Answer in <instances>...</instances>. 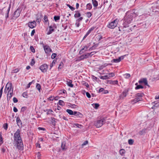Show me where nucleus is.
<instances>
[{"mask_svg": "<svg viewBox=\"0 0 159 159\" xmlns=\"http://www.w3.org/2000/svg\"><path fill=\"white\" fill-rule=\"evenodd\" d=\"M13 143L14 146L18 149L21 150L23 149V144L20 136V130L19 129H18L14 134Z\"/></svg>", "mask_w": 159, "mask_h": 159, "instance_id": "1", "label": "nucleus"}, {"mask_svg": "<svg viewBox=\"0 0 159 159\" xmlns=\"http://www.w3.org/2000/svg\"><path fill=\"white\" fill-rule=\"evenodd\" d=\"M134 14L130 13L129 11L126 12L124 19V25L125 27L128 26V25L130 24L133 20V17Z\"/></svg>", "mask_w": 159, "mask_h": 159, "instance_id": "2", "label": "nucleus"}, {"mask_svg": "<svg viewBox=\"0 0 159 159\" xmlns=\"http://www.w3.org/2000/svg\"><path fill=\"white\" fill-rule=\"evenodd\" d=\"M13 89L12 88V84L11 83H8L6 86L4 92L7 93V98L10 99L13 95Z\"/></svg>", "mask_w": 159, "mask_h": 159, "instance_id": "3", "label": "nucleus"}, {"mask_svg": "<svg viewBox=\"0 0 159 159\" xmlns=\"http://www.w3.org/2000/svg\"><path fill=\"white\" fill-rule=\"evenodd\" d=\"M145 86H149L147 79L146 78H143L140 80V89H143Z\"/></svg>", "mask_w": 159, "mask_h": 159, "instance_id": "4", "label": "nucleus"}, {"mask_svg": "<svg viewBox=\"0 0 159 159\" xmlns=\"http://www.w3.org/2000/svg\"><path fill=\"white\" fill-rule=\"evenodd\" d=\"M119 20L116 19L115 20L110 23L107 25L108 27L110 29H113L116 27L118 23Z\"/></svg>", "mask_w": 159, "mask_h": 159, "instance_id": "5", "label": "nucleus"}, {"mask_svg": "<svg viewBox=\"0 0 159 159\" xmlns=\"http://www.w3.org/2000/svg\"><path fill=\"white\" fill-rule=\"evenodd\" d=\"M105 121V118H102L95 121L94 123V125L97 127H100L102 125Z\"/></svg>", "mask_w": 159, "mask_h": 159, "instance_id": "6", "label": "nucleus"}, {"mask_svg": "<svg viewBox=\"0 0 159 159\" xmlns=\"http://www.w3.org/2000/svg\"><path fill=\"white\" fill-rule=\"evenodd\" d=\"M39 69L42 72L45 73L48 69V66L46 64H44L40 66Z\"/></svg>", "mask_w": 159, "mask_h": 159, "instance_id": "7", "label": "nucleus"}, {"mask_svg": "<svg viewBox=\"0 0 159 159\" xmlns=\"http://www.w3.org/2000/svg\"><path fill=\"white\" fill-rule=\"evenodd\" d=\"M21 10L20 8H17L14 13L13 17L15 18L18 17L20 13Z\"/></svg>", "mask_w": 159, "mask_h": 159, "instance_id": "8", "label": "nucleus"}, {"mask_svg": "<svg viewBox=\"0 0 159 159\" xmlns=\"http://www.w3.org/2000/svg\"><path fill=\"white\" fill-rule=\"evenodd\" d=\"M28 26L30 28L33 29L36 26V23L34 21L29 22L28 23Z\"/></svg>", "mask_w": 159, "mask_h": 159, "instance_id": "9", "label": "nucleus"}, {"mask_svg": "<svg viewBox=\"0 0 159 159\" xmlns=\"http://www.w3.org/2000/svg\"><path fill=\"white\" fill-rule=\"evenodd\" d=\"M46 53L48 54L52 52L50 47L48 45H45L43 47Z\"/></svg>", "mask_w": 159, "mask_h": 159, "instance_id": "10", "label": "nucleus"}, {"mask_svg": "<svg viewBox=\"0 0 159 159\" xmlns=\"http://www.w3.org/2000/svg\"><path fill=\"white\" fill-rule=\"evenodd\" d=\"M158 101H155L152 103V104H153V106L152 107V109H155L159 107V102H158Z\"/></svg>", "mask_w": 159, "mask_h": 159, "instance_id": "11", "label": "nucleus"}, {"mask_svg": "<svg viewBox=\"0 0 159 159\" xmlns=\"http://www.w3.org/2000/svg\"><path fill=\"white\" fill-rule=\"evenodd\" d=\"M123 56H121L119 57L117 59H112L111 61V62L114 63H118L120 62L121 60L123 59Z\"/></svg>", "mask_w": 159, "mask_h": 159, "instance_id": "12", "label": "nucleus"}, {"mask_svg": "<svg viewBox=\"0 0 159 159\" xmlns=\"http://www.w3.org/2000/svg\"><path fill=\"white\" fill-rule=\"evenodd\" d=\"M127 92L126 91L123 92L122 94H121L119 96V98L120 99H123L127 95Z\"/></svg>", "mask_w": 159, "mask_h": 159, "instance_id": "13", "label": "nucleus"}, {"mask_svg": "<svg viewBox=\"0 0 159 159\" xmlns=\"http://www.w3.org/2000/svg\"><path fill=\"white\" fill-rule=\"evenodd\" d=\"M11 7V5H9V6L8 7H5L3 8L2 10L3 11H6V14H7V17H8V14L9 13L10 9Z\"/></svg>", "mask_w": 159, "mask_h": 159, "instance_id": "14", "label": "nucleus"}, {"mask_svg": "<svg viewBox=\"0 0 159 159\" xmlns=\"http://www.w3.org/2000/svg\"><path fill=\"white\" fill-rule=\"evenodd\" d=\"M94 29V27H92L87 32L85 35L84 36V37H83V39H84L87 37V36L89 34L90 32L93 30Z\"/></svg>", "mask_w": 159, "mask_h": 159, "instance_id": "15", "label": "nucleus"}, {"mask_svg": "<svg viewBox=\"0 0 159 159\" xmlns=\"http://www.w3.org/2000/svg\"><path fill=\"white\" fill-rule=\"evenodd\" d=\"M16 121L17 125L19 126H22L21 121L19 117H17Z\"/></svg>", "mask_w": 159, "mask_h": 159, "instance_id": "16", "label": "nucleus"}, {"mask_svg": "<svg viewBox=\"0 0 159 159\" xmlns=\"http://www.w3.org/2000/svg\"><path fill=\"white\" fill-rule=\"evenodd\" d=\"M119 153L121 155L124 156L125 153V149H122L119 150Z\"/></svg>", "mask_w": 159, "mask_h": 159, "instance_id": "17", "label": "nucleus"}, {"mask_svg": "<svg viewBox=\"0 0 159 159\" xmlns=\"http://www.w3.org/2000/svg\"><path fill=\"white\" fill-rule=\"evenodd\" d=\"M72 81L71 80H69V81H67V84L68 86L72 87L73 86V85L72 84Z\"/></svg>", "mask_w": 159, "mask_h": 159, "instance_id": "18", "label": "nucleus"}, {"mask_svg": "<svg viewBox=\"0 0 159 159\" xmlns=\"http://www.w3.org/2000/svg\"><path fill=\"white\" fill-rule=\"evenodd\" d=\"M88 49V47L86 46H85L84 48L81 49L80 52V53L81 54L82 53L84 52L85 51H87Z\"/></svg>", "mask_w": 159, "mask_h": 159, "instance_id": "19", "label": "nucleus"}, {"mask_svg": "<svg viewBox=\"0 0 159 159\" xmlns=\"http://www.w3.org/2000/svg\"><path fill=\"white\" fill-rule=\"evenodd\" d=\"M61 148L62 150H65L66 149V146L65 143L63 142L61 143Z\"/></svg>", "mask_w": 159, "mask_h": 159, "instance_id": "20", "label": "nucleus"}, {"mask_svg": "<svg viewBox=\"0 0 159 159\" xmlns=\"http://www.w3.org/2000/svg\"><path fill=\"white\" fill-rule=\"evenodd\" d=\"M52 26H49V30L47 34H50L52 33V32L54 31V29L52 28Z\"/></svg>", "mask_w": 159, "mask_h": 159, "instance_id": "21", "label": "nucleus"}, {"mask_svg": "<svg viewBox=\"0 0 159 159\" xmlns=\"http://www.w3.org/2000/svg\"><path fill=\"white\" fill-rule=\"evenodd\" d=\"M92 3L93 6L95 7H96L98 5L97 2L96 0H92Z\"/></svg>", "mask_w": 159, "mask_h": 159, "instance_id": "22", "label": "nucleus"}, {"mask_svg": "<svg viewBox=\"0 0 159 159\" xmlns=\"http://www.w3.org/2000/svg\"><path fill=\"white\" fill-rule=\"evenodd\" d=\"M92 105L95 109H97L99 106V104L98 103H93Z\"/></svg>", "mask_w": 159, "mask_h": 159, "instance_id": "23", "label": "nucleus"}, {"mask_svg": "<svg viewBox=\"0 0 159 159\" xmlns=\"http://www.w3.org/2000/svg\"><path fill=\"white\" fill-rule=\"evenodd\" d=\"M23 97L25 98H27L28 97V93L27 92H25L23 93L22 94Z\"/></svg>", "mask_w": 159, "mask_h": 159, "instance_id": "24", "label": "nucleus"}, {"mask_svg": "<svg viewBox=\"0 0 159 159\" xmlns=\"http://www.w3.org/2000/svg\"><path fill=\"white\" fill-rule=\"evenodd\" d=\"M81 115V113L79 112L74 111L73 112V114L72 115L77 116Z\"/></svg>", "mask_w": 159, "mask_h": 159, "instance_id": "25", "label": "nucleus"}, {"mask_svg": "<svg viewBox=\"0 0 159 159\" xmlns=\"http://www.w3.org/2000/svg\"><path fill=\"white\" fill-rule=\"evenodd\" d=\"M107 75H108V78L109 79V78L114 77L115 76V74L113 73H111L108 74Z\"/></svg>", "mask_w": 159, "mask_h": 159, "instance_id": "26", "label": "nucleus"}, {"mask_svg": "<svg viewBox=\"0 0 159 159\" xmlns=\"http://www.w3.org/2000/svg\"><path fill=\"white\" fill-rule=\"evenodd\" d=\"M100 78L101 79L103 80L108 79V75H105L104 76H101L100 77Z\"/></svg>", "mask_w": 159, "mask_h": 159, "instance_id": "27", "label": "nucleus"}, {"mask_svg": "<svg viewBox=\"0 0 159 159\" xmlns=\"http://www.w3.org/2000/svg\"><path fill=\"white\" fill-rule=\"evenodd\" d=\"M66 111L70 115H72L73 114V111L71 110L67 109Z\"/></svg>", "mask_w": 159, "mask_h": 159, "instance_id": "28", "label": "nucleus"}, {"mask_svg": "<svg viewBox=\"0 0 159 159\" xmlns=\"http://www.w3.org/2000/svg\"><path fill=\"white\" fill-rule=\"evenodd\" d=\"M87 9H89V10H90L91 9L92 7V6L91 4L90 3H88L86 5Z\"/></svg>", "mask_w": 159, "mask_h": 159, "instance_id": "29", "label": "nucleus"}, {"mask_svg": "<svg viewBox=\"0 0 159 159\" xmlns=\"http://www.w3.org/2000/svg\"><path fill=\"white\" fill-rule=\"evenodd\" d=\"M3 143V139L2 137V133H0V145H1Z\"/></svg>", "mask_w": 159, "mask_h": 159, "instance_id": "30", "label": "nucleus"}, {"mask_svg": "<svg viewBox=\"0 0 159 159\" xmlns=\"http://www.w3.org/2000/svg\"><path fill=\"white\" fill-rule=\"evenodd\" d=\"M88 143V141L86 140L85 141L83 144L81 145L82 148H83L84 146L86 145Z\"/></svg>", "mask_w": 159, "mask_h": 159, "instance_id": "31", "label": "nucleus"}, {"mask_svg": "<svg viewBox=\"0 0 159 159\" xmlns=\"http://www.w3.org/2000/svg\"><path fill=\"white\" fill-rule=\"evenodd\" d=\"M80 16V14L78 12L76 13L74 15V16L76 18L79 17Z\"/></svg>", "mask_w": 159, "mask_h": 159, "instance_id": "32", "label": "nucleus"}, {"mask_svg": "<svg viewBox=\"0 0 159 159\" xmlns=\"http://www.w3.org/2000/svg\"><path fill=\"white\" fill-rule=\"evenodd\" d=\"M54 20L56 21L57 20H59L60 18V16H55L54 17Z\"/></svg>", "mask_w": 159, "mask_h": 159, "instance_id": "33", "label": "nucleus"}, {"mask_svg": "<svg viewBox=\"0 0 159 159\" xmlns=\"http://www.w3.org/2000/svg\"><path fill=\"white\" fill-rule=\"evenodd\" d=\"M134 143V141L133 140L131 139H129L128 140V143L129 145L133 144Z\"/></svg>", "mask_w": 159, "mask_h": 159, "instance_id": "34", "label": "nucleus"}, {"mask_svg": "<svg viewBox=\"0 0 159 159\" xmlns=\"http://www.w3.org/2000/svg\"><path fill=\"white\" fill-rule=\"evenodd\" d=\"M63 63L62 62H61L59 65L58 69H61L63 66Z\"/></svg>", "mask_w": 159, "mask_h": 159, "instance_id": "35", "label": "nucleus"}, {"mask_svg": "<svg viewBox=\"0 0 159 159\" xmlns=\"http://www.w3.org/2000/svg\"><path fill=\"white\" fill-rule=\"evenodd\" d=\"M125 77V78H129L130 76V74H126L124 75Z\"/></svg>", "mask_w": 159, "mask_h": 159, "instance_id": "36", "label": "nucleus"}, {"mask_svg": "<svg viewBox=\"0 0 159 159\" xmlns=\"http://www.w3.org/2000/svg\"><path fill=\"white\" fill-rule=\"evenodd\" d=\"M58 104L60 105H64V102L61 100H59L58 102Z\"/></svg>", "mask_w": 159, "mask_h": 159, "instance_id": "37", "label": "nucleus"}, {"mask_svg": "<svg viewBox=\"0 0 159 159\" xmlns=\"http://www.w3.org/2000/svg\"><path fill=\"white\" fill-rule=\"evenodd\" d=\"M86 15L87 16L88 18L92 16L91 13L90 12H87L86 14Z\"/></svg>", "mask_w": 159, "mask_h": 159, "instance_id": "38", "label": "nucleus"}, {"mask_svg": "<svg viewBox=\"0 0 159 159\" xmlns=\"http://www.w3.org/2000/svg\"><path fill=\"white\" fill-rule=\"evenodd\" d=\"M3 127L5 129L7 130L8 127V125L7 123H5L3 125Z\"/></svg>", "mask_w": 159, "mask_h": 159, "instance_id": "39", "label": "nucleus"}, {"mask_svg": "<svg viewBox=\"0 0 159 159\" xmlns=\"http://www.w3.org/2000/svg\"><path fill=\"white\" fill-rule=\"evenodd\" d=\"M30 49L31 50V51L33 52H35V50L33 47L32 46H31L30 48Z\"/></svg>", "mask_w": 159, "mask_h": 159, "instance_id": "40", "label": "nucleus"}, {"mask_svg": "<svg viewBox=\"0 0 159 159\" xmlns=\"http://www.w3.org/2000/svg\"><path fill=\"white\" fill-rule=\"evenodd\" d=\"M75 125L77 127L79 128H81L82 126L78 124H75Z\"/></svg>", "mask_w": 159, "mask_h": 159, "instance_id": "41", "label": "nucleus"}, {"mask_svg": "<svg viewBox=\"0 0 159 159\" xmlns=\"http://www.w3.org/2000/svg\"><path fill=\"white\" fill-rule=\"evenodd\" d=\"M19 71V70L18 69H16L15 70H12V73H17Z\"/></svg>", "mask_w": 159, "mask_h": 159, "instance_id": "42", "label": "nucleus"}, {"mask_svg": "<svg viewBox=\"0 0 159 159\" xmlns=\"http://www.w3.org/2000/svg\"><path fill=\"white\" fill-rule=\"evenodd\" d=\"M67 6L68 7H69V8H70V9L71 10L73 11V10H75V8L73 7L72 6H70V5H69V4H67Z\"/></svg>", "mask_w": 159, "mask_h": 159, "instance_id": "43", "label": "nucleus"}, {"mask_svg": "<svg viewBox=\"0 0 159 159\" xmlns=\"http://www.w3.org/2000/svg\"><path fill=\"white\" fill-rule=\"evenodd\" d=\"M47 114L48 115L52 114V112H53L51 110H47Z\"/></svg>", "mask_w": 159, "mask_h": 159, "instance_id": "44", "label": "nucleus"}, {"mask_svg": "<svg viewBox=\"0 0 159 159\" xmlns=\"http://www.w3.org/2000/svg\"><path fill=\"white\" fill-rule=\"evenodd\" d=\"M44 20L45 21V22H47L48 21V17L46 16H45L44 18Z\"/></svg>", "mask_w": 159, "mask_h": 159, "instance_id": "45", "label": "nucleus"}, {"mask_svg": "<svg viewBox=\"0 0 159 159\" xmlns=\"http://www.w3.org/2000/svg\"><path fill=\"white\" fill-rule=\"evenodd\" d=\"M92 53V52H91L90 53H87L86 54H85V56L86 57L85 58H88Z\"/></svg>", "mask_w": 159, "mask_h": 159, "instance_id": "46", "label": "nucleus"}, {"mask_svg": "<svg viewBox=\"0 0 159 159\" xmlns=\"http://www.w3.org/2000/svg\"><path fill=\"white\" fill-rule=\"evenodd\" d=\"M36 87L38 90H40L41 87L40 85L39 84H38L36 86Z\"/></svg>", "mask_w": 159, "mask_h": 159, "instance_id": "47", "label": "nucleus"}, {"mask_svg": "<svg viewBox=\"0 0 159 159\" xmlns=\"http://www.w3.org/2000/svg\"><path fill=\"white\" fill-rule=\"evenodd\" d=\"M57 54L56 53H53L51 56V58L52 59H54L56 56Z\"/></svg>", "mask_w": 159, "mask_h": 159, "instance_id": "48", "label": "nucleus"}, {"mask_svg": "<svg viewBox=\"0 0 159 159\" xmlns=\"http://www.w3.org/2000/svg\"><path fill=\"white\" fill-rule=\"evenodd\" d=\"M35 63V61L33 59H32L30 63V65L31 66H33L34 65Z\"/></svg>", "mask_w": 159, "mask_h": 159, "instance_id": "49", "label": "nucleus"}, {"mask_svg": "<svg viewBox=\"0 0 159 159\" xmlns=\"http://www.w3.org/2000/svg\"><path fill=\"white\" fill-rule=\"evenodd\" d=\"M36 146L37 148H41L40 144L39 143H37L36 144Z\"/></svg>", "mask_w": 159, "mask_h": 159, "instance_id": "50", "label": "nucleus"}, {"mask_svg": "<svg viewBox=\"0 0 159 159\" xmlns=\"http://www.w3.org/2000/svg\"><path fill=\"white\" fill-rule=\"evenodd\" d=\"M86 95L87 96L88 98H91V95L88 92H86Z\"/></svg>", "mask_w": 159, "mask_h": 159, "instance_id": "51", "label": "nucleus"}, {"mask_svg": "<svg viewBox=\"0 0 159 159\" xmlns=\"http://www.w3.org/2000/svg\"><path fill=\"white\" fill-rule=\"evenodd\" d=\"M135 85H137V86L135 88V89H139V85H138V83H136Z\"/></svg>", "mask_w": 159, "mask_h": 159, "instance_id": "52", "label": "nucleus"}, {"mask_svg": "<svg viewBox=\"0 0 159 159\" xmlns=\"http://www.w3.org/2000/svg\"><path fill=\"white\" fill-rule=\"evenodd\" d=\"M13 101L14 103H16L18 102V100L16 98H13Z\"/></svg>", "mask_w": 159, "mask_h": 159, "instance_id": "53", "label": "nucleus"}, {"mask_svg": "<svg viewBox=\"0 0 159 159\" xmlns=\"http://www.w3.org/2000/svg\"><path fill=\"white\" fill-rule=\"evenodd\" d=\"M3 87H2L0 90V98H1L2 93V89Z\"/></svg>", "mask_w": 159, "mask_h": 159, "instance_id": "54", "label": "nucleus"}, {"mask_svg": "<svg viewBox=\"0 0 159 159\" xmlns=\"http://www.w3.org/2000/svg\"><path fill=\"white\" fill-rule=\"evenodd\" d=\"M54 98H53V97H52V96L49 97L48 98V100L49 101H52L53 100Z\"/></svg>", "mask_w": 159, "mask_h": 159, "instance_id": "55", "label": "nucleus"}, {"mask_svg": "<svg viewBox=\"0 0 159 159\" xmlns=\"http://www.w3.org/2000/svg\"><path fill=\"white\" fill-rule=\"evenodd\" d=\"M138 98H135L132 101V102H134V103H135L138 101H139V100H138Z\"/></svg>", "mask_w": 159, "mask_h": 159, "instance_id": "56", "label": "nucleus"}, {"mask_svg": "<svg viewBox=\"0 0 159 159\" xmlns=\"http://www.w3.org/2000/svg\"><path fill=\"white\" fill-rule=\"evenodd\" d=\"M13 111L14 112H16L18 111V110L17 108L15 107H13Z\"/></svg>", "mask_w": 159, "mask_h": 159, "instance_id": "57", "label": "nucleus"}, {"mask_svg": "<svg viewBox=\"0 0 159 159\" xmlns=\"http://www.w3.org/2000/svg\"><path fill=\"white\" fill-rule=\"evenodd\" d=\"M34 33H35L34 30H32V31L31 32V36H33L34 35Z\"/></svg>", "mask_w": 159, "mask_h": 159, "instance_id": "58", "label": "nucleus"}, {"mask_svg": "<svg viewBox=\"0 0 159 159\" xmlns=\"http://www.w3.org/2000/svg\"><path fill=\"white\" fill-rule=\"evenodd\" d=\"M104 91V89L103 88H101L99 90V92H103V91Z\"/></svg>", "mask_w": 159, "mask_h": 159, "instance_id": "59", "label": "nucleus"}, {"mask_svg": "<svg viewBox=\"0 0 159 159\" xmlns=\"http://www.w3.org/2000/svg\"><path fill=\"white\" fill-rule=\"evenodd\" d=\"M79 58H80V59L81 60L84 59V57L82 55L79 57Z\"/></svg>", "mask_w": 159, "mask_h": 159, "instance_id": "60", "label": "nucleus"}, {"mask_svg": "<svg viewBox=\"0 0 159 159\" xmlns=\"http://www.w3.org/2000/svg\"><path fill=\"white\" fill-rule=\"evenodd\" d=\"M103 93L104 94H106L108 93V91L107 90H105L104 89V91H103Z\"/></svg>", "mask_w": 159, "mask_h": 159, "instance_id": "61", "label": "nucleus"}, {"mask_svg": "<svg viewBox=\"0 0 159 159\" xmlns=\"http://www.w3.org/2000/svg\"><path fill=\"white\" fill-rule=\"evenodd\" d=\"M32 82H30L29 84H28V86H27V88H29L30 86V85H31V84H32Z\"/></svg>", "mask_w": 159, "mask_h": 159, "instance_id": "62", "label": "nucleus"}, {"mask_svg": "<svg viewBox=\"0 0 159 159\" xmlns=\"http://www.w3.org/2000/svg\"><path fill=\"white\" fill-rule=\"evenodd\" d=\"M26 109V107H23L21 108V111H24Z\"/></svg>", "mask_w": 159, "mask_h": 159, "instance_id": "63", "label": "nucleus"}, {"mask_svg": "<svg viewBox=\"0 0 159 159\" xmlns=\"http://www.w3.org/2000/svg\"><path fill=\"white\" fill-rule=\"evenodd\" d=\"M80 60H80V58H79V57H78V58H77L75 59V61H80Z\"/></svg>", "mask_w": 159, "mask_h": 159, "instance_id": "64", "label": "nucleus"}]
</instances>
